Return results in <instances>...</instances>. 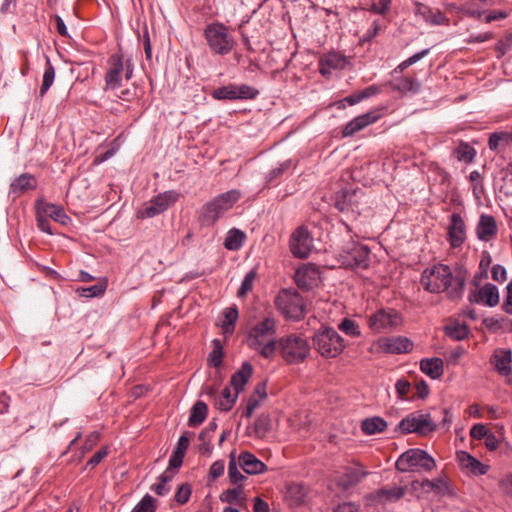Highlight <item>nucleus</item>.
Segmentation results:
<instances>
[{
	"mask_svg": "<svg viewBox=\"0 0 512 512\" xmlns=\"http://www.w3.org/2000/svg\"><path fill=\"white\" fill-rule=\"evenodd\" d=\"M421 284L430 293L446 292L449 299L458 300L463 295L465 278L454 277L449 266L438 264L423 272Z\"/></svg>",
	"mask_w": 512,
	"mask_h": 512,
	"instance_id": "1",
	"label": "nucleus"
},
{
	"mask_svg": "<svg viewBox=\"0 0 512 512\" xmlns=\"http://www.w3.org/2000/svg\"><path fill=\"white\" fill-rule=\"evenodd\" d=\"M275 335L276 320L274 317L268 316L250 329L247 344L264 358H273L278 342L275 340Z\"/></svg>",
	"mask_w": 512,
	"mask_h": 512,
	"instance_id": "2",
	"label": "nucleus"
},
{
	"mask_svg": "<svg viewBox=\"0 0 512 512\" xmlns=\"http://www.w3.org/2000/svg\"><path fill=\"white\" fill-rule=\"evenodd\" d=\"M252 374V365L248 362H244L241 368L231 377L230 384L234 392H232L229 387H225L220 397L216 400L215 406L221 411H229L235 404L239 393L244 390Z\"/></svg>",
	"mask_w": 512,
	"mask_h": 512,
	"instance_id": "3",
	"label": "nucleus"
},
{
	"mask_svg": "<svg viewBox=\"0 0 512 512\" xmlns=\"http://www.w3.org/2000/svg\"><path fill=\"white\" fill-rule=\"evenodd\" d=\"M277 348L288 364L301 363L310 354V345L307 339L297 334L281 337L277 342Z\"/></svg>",
	"mask_w": 512,
	"mask_h": 512,
	"instance_id": "4",
	"label": "nucleus"
},
{
	"mask_svg": "<svg viewBox=\"0 0 512 512\" xmlns=\"http://www.w3.org/2000/svg\"><path fill=\"white\" fill-rule=\"evenodd\" d=\"M204 37L210 50L219 55L229 54L235 44L228 27L218 22L206 26Z\"/></svg>",
	"mask_w": 512,
	"mask_h": 512,
	"instance_id": "5",
	"label": "nucleus"
},
{
	"mask_svg": "<svg viewBox=\"0 0 512 512\" xmlns=\"http://www.w3.org/2000/svg\"><path fill=\"white\" fill-rule=\"evenodd\" d=\"M315 349L325 358H335L345 348L343 338L333 328H324L313 336Z\"/></svg>",
	"mask_w": 512,
	"mask_h": 512,
	"instance_id": "6",
	"label": "nucleus"
},
{
	"mask_svg": "<svg viewBox=\"0 0 512 512\" xmlns=\"http://www.w3.org/2000/svg\"><path fill=\"white\" fill-rule=\"evenodd\" d=\"M436 466L435 460L422 449H409L402 453L396 461V469L401 472L432 471Z\"/></svg>",
	"mask_w": 512,
	"mask_h": 512,
	"instance_id": "7",
	"label": "nucleus"
},
{
	"mask_svg": "<svg viewBox=\"0 0 512 512\" xmlns=\"http://www.w3.org/2000/svg\"><path fill=\"white\" fill-rule=\"evenodd\" d=\"M240 198V192L230 190L216 197L213 201L207 203L202 208V220L207 225L214 224L218 218Z\"/></svg>",
	"mask_w": 512,
	"mask_h": 512,
	"instance_id": "8",
	"label": "nucleus"
},
{
	"mask_svg": "<svg viewBox=\"0 0 512 512\" xmlns=\"http://www.w3.org/2000/svg\"><path fill=\"white\" fill-rule=\"evenodd\" d=\"M133 74V65L130 59H124L121 54H113L109 59V69L105 76V90L120 88L122 76L130 80Z\"/></svg>",
	"mask_w": 512,
	"mask_h": 512,
	"instance_id": "9",
	"label": "nucleus"
},
{
	"mask_svg": "<svg viewBox=\"0 0 512 512\" xmlns=\"http://www.w3.org/2000/svg\"><path fill=\"white\" fill-rule=\"evenodd\" d=\"M275 305L288 319L299 320L304 316V302L297 292L283 290L275 298Z\"/></svg>",
	"mask_w": 512,
	"mask_h": 512,
	"instance_id": "10",
	"label": "nucleus"
},
{
	"mask_svg": "<svg viewBox=\"0 0 512 512\" xmlns=\"http://www.w3.org/2000/svg\"><path fill=\"white\" fill-rule=\"evenodd\" d=\"M398 427L404 434L414 432L421 436H426L437 429V425L431 419L430 414L425 413L408 415L400 421Z\"/></svg>",
	"mask_w": 512,
	"mask_h": 512,
	"instance_id": "11",
	"label": "nucleus"
},
{
	"mask_svg": "<svg viewBox=\"0 0 512 512\" xmlns=\"http://www.w3.org/2000/svg\"><path fill=\"white\" fill-rule=\"evenodd\" d=\"M258 94L259 91L252 86L229 84L215 89L212 96L217 100H248L256 98Z\"/></svg>",
	"mask_w": 512,
	"mask_h": 512,
	"instance_id": "12",
	"label": "nucleus"
},
{
	"mask_svg": "<svg viewBox=\"0 0 512 512\" xmlns=\"http://www.w3.org/2000/svg\"><path fill=\"white\" fill-rule=\"evenodd\" d=\"M179 198V194L174 191H166L155 196L145 207L139 212V218H151L163 213L171 205H173Z\"/></svg>",
	"mask_w": 512,
	"mask_h": 512,
	"instance_id": "13",
	"label": "nucleus"
},
{
	"mask_svg": "<svg viewBox=\"0 0 512 512\" xmlns=\"http://www.w3.org/2000/svg\"><path fill=\"white\" fill-rule=\"evenodd\" d=\"M401 323V318L393 309H381L369 317V326L375 332L392 330Z\"/></svg>",
	"mask_w": 512,
	"mask_h": 512,
	"instance_id": "14",
	"label": "nucleus"
},
{
	"mask_svg": "<svg viewBox=\"0 0 512 512\" xmlns=\"http://www.w3.org/2000/svg\"><path fill=\"white\" fill-rule=\"evenodd\" d=\"M370 250L367 246L352 243L351 247L342 255V264L347 268H367L369 265Z\"/></svg>",
	"mask_w": 512,
	"mask_h": 512,
	"instance_id": "15",
	"label": "nucleus"
},
{
	"mask_svg": "<svg viewBox=\"0 0 512 512\" xmlns=\"http://www.w3.org/2000/svg\"><path fill=\"white\" fill-rule=\"evenodd\" d=\"M313 248V239L308 230L299 227L291 236L290 249L292 254L298 258H306Z\"/></svg>",
	"mask_w": 512,
	"mask_h": 512,
	"instance_id": "16",
	"label": "nucleus"
},
{
	"mask_svg": "<svg viewBox=\"0 0 512 512\" xmlns=\"http://www.w3.org/2000/svg\"><path fill=\"white\" fill-rule=\"evenodd\" d=\"M466 240V224L459 213H453L448 226V241L453 248L460 247Z\"/></svg>",
	"mask_w": 512,
	"mask_h": 512,
	"instance_id": "17",
	"label": "nucleus"
},
{
	"mask_svg": "<svg viewBox=\"0 0 512 512\" xmlns=\"http://www.w3.org/2000/svg\"><path fill=\"white\" fill-rule=\"evenodd\" d=\"M364 198V194L361 190H345L342 192V195L336 201V207L342 211L356 212L357 214L361 213L360 204Z\"/></svg>",
	"mask_w": 512,
	"mask_h": 512,
	"instance_id": "18",
	"label": "nucleus"
},
{
	"mask_svg": "<svg viewBox=\"0 0 512 512\" xmlns=\"http://www.w3.org/2000/svg\"><path fill=\"white\" fill-rule=\"evenodd\" d=\"M379 118L380 115L376 111H370L365 114L359 115L346 124L342 132L343 136H352L356 132L367 127L368 125L375 123Z\"/></svg>",
	"mask_w": 512,
	"mask_h": 512,
	"instance_id": "19",
	"label": "nucleus"
},
{
	"mask_svg": "<svg viewBox=\"0 0 512 512\" xmlns=\"http://www.w3.org/2000/svg\"><path fill=\"white\" fill-rule=\"evenodd\" d=\"M498 232V226L493 216L482 214L476 226V235L479 240L488 242L492 240Z\"/></svg>",
	"mask_w": 512,
	"mask_h": 512,
	"instance_id": "20",
	"label": "nucleus"
},
{
	"mask_svg": "<svg viewBox=\"0 0 512 512\" xmlns=\"http://www.w3.org/2000/svg\"><path fill=\"white\" fill-rule=\"evenodd\" d=\"M490 363L495 370L502 376H508L512 372V353L511 350L496 349L491 358Z\"/></svg>",
	"mask_w": 512,
	"mask_h": 512,
	"instance_id": "21",
	"label": "nucleus"
},
{
	"mask_svg": "<svg viewBox=\"0 0 512 512\" xmlns=\"http://www.w3.org/2000/svg\"><path fill=\"white\" fill-rule=\"evenodd\" d=\"M380 348L387 353H405L413 348V343L406 337L385 338L379 342Z\"/></svg>",
	"mask_w": 512,
	"mask_h": 512,
	"instance_id": "22",
	"label": "nucleus"
},
{
	"mask_svg": "<svg viewBox=\"0 0 512 512\" xmlns=\"http://www.w3.org/2000/svg\"><path fill=\"white\" fill-rule=\"evenodd\" d=\"M239 465L250 475L260 474L267 470V466L254 454L245 451L239 455Z\"/></svg>",
	"mask_w": 512,
	"mask_h": 512,
	"instance_id": "23",
	"label": "nucleus"
},
{
	"mask_svg": "<svg viewBox=\"0 0 512 512\" xmlns=\"http://www.w3.org/2000/svg\"><path fill=\"white\" fill-rule=\"evenodd\" d=\"M412 488L417 490L419 488L425 491H433L436 494L445 495L450 492L449 483L445 477H438L433 480L413 481Z\"/></svg>",
	"mask_w": 512,
	"mask_h": 512,
	"instance_id": "24",
	"label": "nucleus"
},
{
	"mask_svg": "<svg viewBox=\"0 0 512 512\" xmlns=\"http://www.w3.org/2000/svg\"><path fill=\"white\" fill-rule=\"evenodd\" d=\"M36 187V178L31 174L24 173L12 181L9 187V194H12L14 197H18L19 195L29 190H33Z\"/></svg>",
	"mask_w": 512,
	"mask_h": 512,
	"instance_id": "25",
	"label": "nucleus"
},
{
	"mask_svg": "<svg viewBox=\"0 0 512 512\" xmlns=\"http://www.w3.org/2000/svg\"><path fill=\"white\" fill-rule=\"evenodd\" d=\"M36 208L39 213H42L48 219L51 218L60 224L65 225L69 221V217L65 214L63 208L55 204L39 200L37 201Z\"/></svg>",
	"mask_w": 512,
	"mask_h": 512,
	"instance_id": "26",
	"label": "nucleus"
},
{
	"mask_svg": "<svg viewBox=\"0 0 512 512\" xmlns=\"http://www.w3.org/2000/svg\"><path fill=\"white\" fill-rule=\"evenodd\" d=\"M347 64L346 58L338 53L332 52L325 54L320 59V73L323 76H329L332 69H343Z\"/></svg>",
	"mask_w": 512,
	"mask_h": 512,
	"instance_id": "27",
	"label": "nucleus"
},
{
	"mask_svg": "<svg viewBox=\"0 0 512 512\" xmlns=\"http://www.w3.org/2000/svg\"><path fill=\"white\" fill-rule=\"evenodd\" d=\"M457 459L460 465L474 475H484L488 472L489 466L481 463L478 459L466 451H459Z\"/></svg>",
	"mask_w": 512,
	"mask_h": 512,
	"instance_id": "28",
	"label": "nucleus"
},
{
	"mask_svg": "<svg viewBox=\"0 0 512 512\" xmlns=\"http://www.w3.org/2000/svg\"><path fill=\"white\" fill-rule=\"evenodd\" d=\"M472 300L477 303H484L487 306L494 307L499 303L498 288L491 283H487L474 294V298Z\"/></svg>",
	"mask_w": 512,
	"mask_h": 512,
	"instance_id": "29",
	"label": "nucleus"
},
{
	"mask_svg": "<svg viewBox=\"0 0 512 512\" xmlns=\"http://www.w3.org/2000/svg\"><path fill=\"white\" fill-rule=\"evenodd\" d=\"M420 368L423 373H425L432 379H438L444 373L443 360L438 357L423 359L420 363Z\"/></svg>",
	"mask_w": 512,
	"mask_h": 512,
	"instance_id": "30",
	"label": "nucleus"
},
{
	"mask_svg": "<svg viewBox=\"0 0 512 512\" xmlns=\"http://www.w3.org/2000/svg\"><path fill=\"white\" fill-rule=\"evenodd\" d=\"M386 86L391 87L393 91H398L401 94H406L408 92H417L420 88V83L415 79L402 77L395 81L386 83Z\"/></svg>",
	"mask_w": 512,
	"mask_h": 512,
	"instance_id": "31",
	"label": "nucleus"
},
{
	"mask_svg": "<svg viewBox=\"0 0 512 512\" xmlns=\"http://www.w3.org/2000/svg\"><path fill=\"white\" fill-rule=\"evenodd\" d=\"M387 428V422L380 416L366 418L361 423V429L366 435H374L383 432Z\"/></svg>",
	"mask_w": 512,
	"mask_h": 512,
	"instance_id": "32",
	"label": "nucleus"
},
{
	"mask_svg": "<svg viewBox=\"0 0 512 512\" xmlns=\"http://www.w3.org/2000/svg\"><path fill=\"white\" fill-rule=\"evenodd\" d=\"M220 500L229 504H235L243 506L246 500L244 495V489L242 486H238L233 489H227L220 495Z\"/></svg>",
	"mask_w": 512,
	"mask_h": 512,
	"instance_id": "33",
	"label": "nucleus"
},
{
	"mask_svg": "<svg viewBox=\"0 0 512 512\" xmlns=\"http://www.w3.org/2000/svg\"><path fill=\"white\" fill-rule=\"evenodd\" d=\"M207 411L208 407L206 403L203 401H197L191 409L188 425L191 427L200 425L205 420Z\"/></svg>",
	"mask_w": 512,
	"mask_h": 512,
	"instance_id": "34",
	"label": "nucleus"
},
{
	"mask_svg": "<svg viewBox=\"0 0 512 512\" xmlns=\"http://www.w3.org/2000/svg\"><path fill=\"white\" fill-rule=\"evenodd\" d=\"M246 235L243 231L233 228L225 238L224 247L228 250H238L244 243Z\"/></svg>",
	"mask_w": 512,
	"mask_h": 512,
	"instance_id": "35",
	"label": "nucleus"
},
{
	"mask_svg": "<svg viewBox=\"0 0 512 512\" xmlns=\"http://www.w3.org/2000/svg\"><path fill=\"white\" fill-rule=\"evenodd\" d=\"M366 475L367 472L364 471L362 467L350 468L345 472L343 479L341 480V485H343L345 488L356 485Z\"/></svg>",
	"mask_w": 512,
	"mask_h": 512,
	"instance_id": "36",
	"label": "nucleus"
},
{
	"mask_svg": "<svg viewBox=\"0 0 512 512\" xmlns=\"http://www.w3.org/2000/svg\"><path fill=\"white\" fill-rule=\"evenodd\" d=\"M306 492L302 485L300 484H290L287 487L286 498L290 501L291 505L298 506L302 504L305 500Z\"/></svg>",
	"mask_w": 512,
	"mask_h": 512,
	"instance_id": "37",
	"label": "nucleus"
},
{
	"mask_svg": "<svg viewBox=\"0 0 512 512\" xmlns=\"http://www.w3.org/2000/svg\"><path fill=\"white\" fill-rule=\"evenodd\" d=\"M237 319L238 309L236 306L229 307L224 311V321L221 324V328L224 334L230 335L233 333L234 325Z\"/></svg>",
	"mask_w": 512,
	"mask_h": 512,
	"instance_id": "38",
	"label": "nucleus"
},
{
	"mask_svg": "<svg viewBox=\"0 0 512 512\" xmlns=\"http://www.w3.org/2000/svg\"><path fill=\"white\" fill-rule=\"evenodd\" d=\"M108 286V282L106 278L100 279L95 285L90 287H85L79 289V293L83 297L91 298V297H99L102 296Z\"/></svg>",
	"mask_w": 512,
	"mask_h": 512,
	"instance_id": "39",
	"label": "nucleus"
},
{
	"mask_svg": "<svg viewBox=\"0 0 512 512\" xmlns=\"http://www.w3.org/2000/svg\"><path fill=\"white\" fill-rule=\"evenodd\" d=\"M406 493L405 487L393 486L385 487L378 491V496L386 501H397L401 499Z\"/></svg>",
	"mask_w": 512,
	"mask_h": 512,
	"instance_id": "40",
	"label": "nucleus"
},
{
	"mask_svg": "<svg viewBox=\"0 0 512 512\" xmlns=\"http://www.w3.org/2000/svg\"><path fill=\"white\" fill-rule=\"evenodd\" d=\"M454 154L459 161L470 163L473 161L476 151L468 143L461 142L454 150Z\"/></svg>",
	"mask_w": 512,
	"mask_h": 512,
	"instance_id": "41",
	"label": "nucleus"
},
{
	"mask_svg": "<svg viewBox=\"0 0 512 512\" xmlns=\"http://www.w3.org/2000/svg\"><path fill=\"white\" fill-rule=\"evenodd\" d=\"M446 334L454 340H463L469 334V329L465 324L455 323L445 328Z\"/></svg>",
	"mask_w": 512,
	"mask_h": 512,
	"instance_id": "42",
	"label": "nucleus"
},
{
	"mask_svg": "<svg viewBox=\"0 0 512 512\" xmlns=\"http://www.w3.org/2000/svg\"><path fill=\"white\" fill-rule=\"evenodd\" d=\"M338 328L340 331L345 333L348 336L351 337H358L360 336V329L359 325L349 318H345L341 321V323L338 325Z\"/></svg>",
	"mask_w": 512,
	"mask_h": 512,
	"instance_id": "43",
	"label": "nucleus"
},
{
	"mask_svg": "<svg viewBox=\"0 0 512 512\" xmlns=\"http://www.w3.org/2000/svg\"><path fill=\"white\" fill-rule=\"evenodd\" d=\"M55 78V70L50 61L47 62V67L43 74V81L40 88L41 96L44 95L53 84Z\"/></svg>",
	"mask_w": 512,
	"mask_h": 512,
	"instance_id": "44",
	"label": "nucleus"
},
{
	"mask_svg": "<svg viewBox=\"0 0 512 512\" xmlns=\"http://www.w3.org/2000/svg\"><path fill=\"white\" fill-rule=\"evenodd\" d=\"M256 277H257V273L254 269L249 271L245 275V277L242 281L241 287L238 290L239 297H245L247 295V293L252 290Z\"/></svg>",
	"mask_w": 512,
	"mask_h": 512,
	"instance_id": "45",
	"label": "nucleus"
},
{
	"mask_svg": "<svg viewBox=\"0 0 512 512\" xmlns=\"http://www.w3.org/2000/svg\"><path fill=\"white\" fill-rule=\"evenodd\" d=\"M228 476L232 484H237L243 481L246 477L239 471L237 464L234 459L233 452L230 454V461L228 465Z\"/></svg>",
	"mask_w": 512,
	"mask_h": 512,
	"instance_id": "46",
	"label": "nucleus"
},
{
	"mask_svg": "<svg viewBox=\"0 0 512 512\" xmlns=\"http://www.w3.org/2000/svg\"><path fill=\"white\" fill-rule=\"evenodd\" d=\"M512 49V33L507 34L504 38L498 41L495 46L497 58H502L507 52Z\"/></svg>",
	"mask_w": 512,
	"mask_h": 512,
	"instance_id": "47",
	"label": "nucleus"
},
{
	"mask_svg": "<svg viewBox=\"0 0 512 512\" xmlns=\"http://www.w3.org/2000/svg\"><path fill=\"white\" fill-rule=\"evenodd\" d=\"M270 429V419L267 416H260L254 423V431L257 437L262 438Z\"/></svg>",
	"mask_w": 512,
	"mask_h": 512,
	"instance_id": "48",
	"label": "nucleus"
},
{
	"mask_svg": "<svg viewBox=\"0 0 512 512\" xmlns=\"http://www.w3.org/2000/svg\"><path fill=\"white\" fill-rule=\"evenodd\" d=\"M222 357V345L218 339H215L213 340V350L210 353L209 360L214 367H218L222 363Z\"/></svg>",
	"mask_w": 512,
	"mask_h": 512,
	"instance_id": "49",
	"label": "nucleus"
},
{
	"mask_svg": "<svg viewBox=\"0 0 512 512\" xmlns=\"http://www.w3.org/2000/svg\"><path fill=\"white\" fill-rule=\"evenodd\" d=\"M429 52L428 49H424L422 50L421 52H418L414 55H412L411 57H409L408 59L404 60L402 63H400L396 68H395V72H403L405 69H407L409 66L413 65L414 63L418 62L419 60H421L427 53Z\"/></svg>",
	"mask_w": 512,
	"mask_h": 512,
	"instance_id": "50",
	"label": "nucleus"
},
{
	"mask_svg": "<svg viewBox=\"0 0 512 512\" xmlns=\"http://www.w3.org/2000/svg\"><path fill=\"white\" fill-rule=\"evenodd\" d=\"M132 512H155L154 499L148 494L145 495Z\"/></svg>",
	"mask_w": 512,
	"mask_h": 512,
	"instance_id": "51",
	"label": "nucleus"
},
{
	"mask_svg": "<svg viewBox=\"0 0 512 512\" xmlns=\"http://www.w3.org/2000/svg\"><path fill=\"white\" fill-rule=\"evenodd\" d=\"M501 141H505L506 143H511L510 133L501 132V133H493L489 138V148L491 150H496Z\"/></svg>",
	"mask_w": 512,
	"mask_h": 512,
	"instance_id": "52",
	"label": "nucleus"
},
{
	"mask_svg": "<svg viewBox=\"0 0 512 512\" xmlns=\"http://www.w3.org/2000/svg\"><path fill=\"white\" fill-rule=\"evenodd\" d=\"M191 495V488L188 484H183L179 486L176 494H175V500L179 504H185Z\"/></svg>",
	"mask_w": 512,
	"mask_h": 512,
	"instance_id": "53",
	"label": "nucleus"
},
{
	"mask_svg": "<svg viewBox=\"0 0 512 512\" xmlns=\"http://www.w3.org/2000/svg\"><path fill=\"white\" fill-rule=\"evenodd\" d=\"M225 462L223 460L215 461L209 469V478L212 480L217 479L224 473Z\"/></svg>",
	"mask_w": 512,
	"mask_h": 512,
	"instance_id": "54",
	"label": "nucleus"
},
{
	"mask_svg": "<svg viewBox=\"0 0 512 512\" xmlns=\"http://www.w3.org/2000/svg\"><path fill=\"white\" fill-rule=\"evenodd\" d=\"M488 434L489 431L484 424H475L470 430V436L476 440L485 439Z\"/></svg>",
	"mask_w": 512,
	"mask_h": 512,
	"instance_id": "55",
	"label": "nucleus"
},
{
	"mask_svg": "<svg viewBox=\"0 0 512 512\" xmlns=\"http://www.w3.org/2000/svg\"><path fill=\"white\" fill-rule=\"evenodd\" d=\"M108 454L107 448L103 447L97 452L93 454V456L88 460L86 466L93 469L96 465H98Z\"/></svg>",
	"mask_w": 512,
	"mask_h": 512,
	"instance_id": "56",
	"label": "nucleus"
},
{
	"mask_svg": "<svg viewBox=\"0 0 512 512\" xmlns=\"http://www.w3.org/2000/svg\"><path fill=\"white\" fill-rule=\"evenodd\" d=\"M36 214H37V226H38V228L41 231H43V232H45V233H47L49 235H52L53 232H52V229H51V225H50L49 219L46 216H44L42 213H39L38 210H37Z\"/></svg>",
	"mask_w": 512,
	"mask_h": 512,
	"instance_id": "57",
	"label": "nucleus"
},
{
	"mask_svg": "<svg viewBox=\"0 0 512 512\" xmlns=\"http://www.w3.org/2000/svg\"><path fill=\"white\" fill-rule=\"evenodd\" d=\"M502 309L509 315H512V280L508 283L506 287V297L502 304Z\"/></svg>",
	"mask_w": 512,
	"mask_h": 512,
	"instance_id": "58",
	"label": "nucleus"
},
{
	"mask_svg": "<svg viewBox=\"0 0 512 512\" xmlns=\"http://www.w3.org/2000/svg\"><path fill=\"white\" fill-rule=\"evenodd\" d=\"M291 160H287L283 162L279 167L271 170L268 174V182H271L272 180L279 177L281 174H283L285 171H287L291 167Z\"/></svg>",
	"mask_w": 512,
	"mask_h": 512,
	"instance_id": "59",
	"label": "nucleus"
},
{
	"mask_svg": "<svg viewBox=\"0 0 512 512\" xmlns=\"http://www.w3.org/2000/svg\"><path fill=\"white\" fill-rule=\"evenodd\" d=\"M499 487L505 495L512 498V473L506 475L499 481Z\"/></svg>",
	"mask_w": 512,
	"mask_h": 512,
	"instance_id": "60",
	"label": "nucleus"
},
{
	"mask_svg": "<svg viewBox=\"0 0 512 512\" xmlns=\"http://www.w3.org/2000/svg\"><path fill=\"white\" fill-rule=\"evenodd\" d=\"M491 273H492L493 280L496 282L502 283L507 278L506 269L499 264H496L492 267Z\"/></svg>",
	"mask_w": 512,
	"mask_h": 512,
	"instance_id": "61",
	"label": "nucleus"
},
{
	"mask_svg": "<svg viewBox=\"0 0 512 512\" xmlns=\"http://www.w3.org/2000/svg\"><path fill=\"white\" fill-rule=\"evenodd\" d=\"M260 400L257 399L255 396H250L247 402V406L245 410L243 411L242 415L246 418H250L255 409L259 406Z\"/></svg>",
	"mask_w": 512,
	"mask_h": 512,
	"instance_id": "62",
	"label": "nucleus"
},
{
	"mask_svg": "<svg viewBox=\"0 0 512 512\" xmlns=\"http://www.w3.org/2000/svg\"><path fill=\"white\" fill-rule=\"evenodd\" d=\"M390 0H372L371 8L375 13L384 14L389 8Z\"/></svg>",
	"mask_w": 512,
	"mask_h": 512,
	"instance_id": "63",
	"label": "nucleus"
},
{
	"mask_svg": "<svg viewBox=\"0 0 512 512\" xmlns=\"http://www.w3.org/2000/svg\"><path fill=\"white\" fill-rule=\"evenodd\" d=\"M253 510L254 512H269V505L260 497H256L254 499Z\"/></svg>",
	"mask_w": 512,
	"mask_h": 512,
	"instance_id": "64",
	"label": "nucleus"
}]
</instances>
